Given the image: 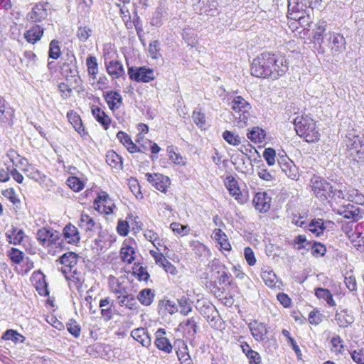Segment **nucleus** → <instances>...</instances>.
Masks as SVG:
<instances>
[{"label": "nucleus", "mask_w": 364, "mask_h": 364, "mask_svg": "<svg viewBox=\"0 0 364 364\" xmlns=\"http://www.w3.org/2000/svg\"><path fill=\"white\" fill-rule=\"evenodd\" d=\"M229 195L234 197L237 203L242 205L248 200V193L244 188H241L237 181L235 178L229 176Z\"/></svg>", "instance_id": "obj_8"}, {"label": "nucleus", "mask_w": 364, "mask_h": 364, "mask_svg": "<svg viewBox=\"0 0 364 364\" xmlns=\"http://www.w3.org/2000/svg\"><path fill=\"white\" fill-rule=\"evenodd\" d=\"M92 30L87 26H80L77 31L78 38L82 41H86L92 34Z\"/></svg>", "instance_id": "obj_55"}, {"label": "nucleus", "mask_w": 364, "mask_h": 364, "mask_svg": "<svg viewBox=\"0 0 364 364\" xmlns=\"http://www.w3.org/2000/svg\"><path fill=\"white\" fill-rule=\"evenodd\" d=\"M145 177L156 189L164 193L166 191L170 185L169 178L160 173H147L145 174Z\"/></svg>", "instance_id": "obj_12"}, {"label": "nucleus", "mask_w": 364, "mask_h": 364, "mask_svg": "<svg viewBox=\"0 0 364 364\" xmlns=\"http://www.w3.org/2000/svg\"><path fill=\"white\" fill-rule=\"evenodd\" d=\"M310 182L314 195L321 200H327L329 196H332V186L324 178L314 176Z\"/></svg>", "instance_id": "obj_4"}, {"label": "nucleus", "mask_w": 364, "mask_h": 364, "mask_svg": "<svg viewBox=\"0 0 364 364\" xmlns=\"http://www.w3.org/2000/svg\"><path fill=\"white\" fill-rule=\"evenodd\" d=\"M261 277L265 284L270 288H275L278 282L276 274L272 270H264L261 273Z\"/></svg>", "instance_id": "obj_38"}, {"label": "nucleus", "mask_w": 364, "mask_h": 364, "mask_svg": "<svg viewBox=\"0 0 364 364\" xmlns=\"http://www.w3.org/2000/svg\"><path fill=\"white\" fill-rule=\"evenodd\" d=\"M171 228L175 232L185 235L188 232L189 229L188 226L182 225L180 223H173L171 224Z\"/></svg>", "instance_id": "obj_64"}, {"label": "nucleus", "mask_w": 364, "mask_h": 364, "mask_svg": "<svg viewBox=\"0 0 364 364\" xmlns=\"http://www.w3.org/2000/svg\"><path fill=\"white\" fill-rule=\"evenodd\" d=\"M7 237L9 239V242L14 245H20L24 237V232L22 230H18L16 228H13L6 233Z\"/></svg>", "instance_id": "obj_35"}, {"label": "nucleus", "mask_w": 364, "mask_h": 364, "mask_svg": "<svg viewBox=\"0 0 364 364\" xmlns=\"http://www.w3.org/2000/svg\"><path fill=\"white\" fill-rule=\"evenodd\" d=\"M59 262L65 266L61 267L60 271L66 279H68V274L71 273L73 268L77 264V255L72 252H66L59 258Z\"/></svg>", "instance_id": "obj_13"}, {"label": "nucleus", "mask_w": 364, "mask_h": 364, "mask_svg": "<svg viewBox=\"0 0 364 364\" xmlns=\"http://www.w3.org/2000/svg\"><path fill=\"white\" fill-rule=\"evenodd\" d=\"M272 198L266 192L256 193L253 198V204L256 210L260 213L267 212L271 206Z\"/></svg>", "instance_id": "obj_15"}, {"label": "nucleus", "mask_w": 364, "mask_h": 364, "mask_svg": "<svg viewBox=\"0 0 364 364\" xmlns=\"http://www.w3.org/2000/svg\"><path fill=\"white\" fill-rule=\"evenodd\" d=\"M9 256L11 260L16 264H20L23 259V252L16 248L11 249Z\"/></svg>", "instance_id": "obj_60"}, {"label": "nucleus", "mask_w": 364, "mask_h": 364, "mask_svg": "<svg viewBox=\"0 0 364 364\" xmlns=\"http://www.w3.org/2000/svg\"><path fill=\"white\" fill-rule=\"evenodd\" d=\"M79 225L85 231H91L95 225L93 219L87 214H82L80 220Z\"/></svg>", "instance_id": "obj_43"}, {"label": "nucleus", "mask_w": 364, "mask_h": 364, "mask_svg": "<svg viewBox=\"0 0 364 364\" xmlns=\"http://www.w3.org/2000/svg\"><path fill=\"white\" fill-rule=\"evenodd\" d=\"M335 320L337 324L341 328H346L350 325L354 321V317L352 313L348 309H343L336 312Z\"/></svg>", "instance_id": "obj_22"}, {"label": "nucleus", "mask_w": 364, "mask_h": 364, "mask_svg": "<svg viewBox=\"0 0 364 364\" xmlns=\"http://www.w3.org/2000/svg\"><path fill=\"white\" fill-rule=\"evenodd\" d=\"M106 102L112 111L119 108L122 103V97L118 92L109 91L104 94Z\"/></svg>", "instance_id": "obj_23"}, {"label": "nucleus", "mask_w": 364, "mask_h": 364, "mask_svg": "<svg viewBox=\"0 0 364 364\" xmlns=\"http://www.w3.org/2000/svg\"><path fill=\"white\" fill-rule=\"evenodd\" d=\"M326 43L331 50L333 55H338L346 50V40L344 37L337 33H331L325 34Z\"/></svg>", "instance_id": "obj_7"}, {"label": "nucleus", "mask_w": 364, "mask_h": 364, "mask_svg": "<svg viewBox=\"0 0 364 364\" xmlns=\"http://www.w3.org/2000/svg\"><path fill=\"white\" fill-rule=\"evenodd\" d=\"M86 65L87 67V72L93 80L96 79L97 74L98 73V63L96 57L90 55L87 58Z\"/></svg>", "instance_id": "obj_39"}, {"label": "nucleus", "mask_w": 364, "mask_h": 364, "mask_svg": "<svg viewBox=\"0 0 364 364\" xmlns=\"http://www.w3.org/2000/svg\"><path fill=\"white\" fill-rule=\"evenodd\" d=\"M306 0H288V17L295 18L300 14H307L311 10Z\"/></svg>", "instance_id": "obj_9"}, {"label": "nucleus", "mask_w": 364, "mask_h": 364, "mask_svg": "<svg viewBox=\"0 0 364 364\" xmlns=\"http://www.w3.org/2000/svg\"><path fill=\"white\" fill-rule=\"evenodd\" d=\"M276 152L272 148L265 149L263 152V157L269 166H272L275 163Z\"/></svg>", "instance_id": "obj_56"}, {"label": "nucleus", "mask_w": 364, "mask_h": 364, "mask_svg": "<svg viewBox=\"0 0 364 364\" xmlns=\"http://www.w3.org/2000/svg\"><path fill=\"white\" fill-rule=\"evenodd\" d=\"M67 117L75 131H77L81 136H84L87 134L82 125V119L78 114L75 112H68Z\"/></svg>", "instance_id": "obj_27"}, {"label": "nucleus", "mask_w": 364, "mask_h": 364, "mask_svg": "<svg viewBox=\"0 0 364 364\" xmlns=\"http://www.w3.org/2000/svg\"><path fill=\"white\" fill-rule=\"evenodd\" d=\"M341 215L347 219L357 221L362 218L360 209L353 205L348 204L339 211Z\"/></svg>", "instance_id": "obj_24"}, {"label": "nucleus", "mask_w": 364, "mask_h": 364, "mask_svg": "<svg viewBox=\"0 0 364 364\" xmlns=\"http://www.w3.org/2000/svg\"><path fill=\"white\" fill-rule=\"evenodd\" d=\"M295 130L298 135L304 137L307 142L319 140L320 134L316 129V122L309 117H297L294 119Z\"/></svg>", "instance_id": "obj_2"}, {"label": "nucleus", "mask_w": 364, "mask_h": 364, "mask_svg": "<svg viewBox=\"0 0 364 364\" xmlns=\"http://www.w3.org/2000/svg\"><path fill=\"white\" fill-rule=\"evenodd\" d=\"M178 304L181 314L183 315H187L190 311H191L192 308L188 301V300L185 297H181L180 299H178Z\"/></svg>", "instance_id": "obj_52"}, {"label": "nucleus", "mask_w": 364, "mask_h": 364, "mask_svg": "<svg viewBox=\"0 0 364 364\" xmlns=\"http://www.w3.org/2000/svg\"><path fill=\"white\" fill-rule=\"evenodd\" d=\"M180 326L191 337H193L197 332V324L193 318H187L183 321L180 324Z\"/></svg>", "instance_id": "obj_34"}, {"label": "nucleus", "mask_w": 364, "mask_h": 364, "mask_svg": "<svg viewBox=\"0 0 364 364\" xmlns=\"http://www.w3.org/2000/svg\"><path fill=\"white\" fill-rule=\"evenodd\" d=\"M194 123L200 128H203L205 125V117L200 111L194 110L192 114Z\"/></svg>", "instance_id": "obj_53"}, {"label": "nucleus", "mask_w": 364, "mask_h": 364, "mask_svg": "<svg viewBox=\"0 0 364 364\" xmlns=\"http://www.w3.org/2000/svg\"><path fill=\"white\" fill-rule=\"evenodd\" d=\"M309 230L314 234L316 237L323 234L326 227L321 219H314L308 225Z\"/></svg>", "instance_id": "obj_36"}, {"label": "nucleus", "mask_w": 364, "mask_h": 364, "mask_svg": "<svg viewBox=\"0 0 364 364\" xmlns=\"http://www.w3.org/2000/svg\"><path fill=\"white\" fill-rule=\"evenodd\" d=\"M66 183L71 189L75 192L80 191L84 187V184L80 180V178L75 176L69 177L66 181Z\"/></svg>", "instance_id": "obj_46"}, {"label": "nucleus", "mask_w": 364, "mask_h": 364, "mask_svg": "<svg viewBox=\"0 0 364 364\" xmlns=\"http://www.w3.org/2000/svg\"><path fill=\"white\" fill-rule=\"evenodd\" d=\"M326 27L327 22L323 19H320L316 22L313 30V39L320 47L326 43V37L323 34L326 31Z\"/></svg>", "instance_id": "obj_18"}, {"label": "nucleus", "mask_w": 364, "mask_h": 364, "mask_svg": "<svg viewBox=\"0 0 364 364\" xmlns=\"http://www.w3.org/2000/svg\"><path fill=\"white\" fill-rule=\"evenodd\" d=\"M249 328L256 341H263L267 339L268 328L264 323L254 320L249 323Z\"/></svg>", "instance_id": "obj_14"}, {"label": "nucleus", "mask_w": 364, "mask_h": 364, "mask_svg": "<svg viewBox=\"0 0 364 364\" xmlns=\"http://www.w3.org/2000/svg\"><path fill=\"white\" fill-rule=\"evenodd\" d=\"M167 151L168 154V156L170 160H171L176 164H184L183 161V158L178 154H176L174 151V149L173 146H168L167 148Z\"/></svg>", "instance_id": "obj_59"}, {"label": "nucleus", "mask_w": 364, "mask_h": 364, "mask_svg": "<svg viewBox=\"0 0 364 364\" xmlns=\"http://www.w3.org/2000/svg\"><path fill=\"white\" fill-rule=\"evenodd\" d=\"M22 65L26 68H33L36 63V55L31 50H26L23 53V57L20 59Z\"/></svg>", "instance_id": "obj_40"}, {"label": "nucleus", "mask_w": 364, "mask_h": 364, "mask_svg": "<svg viewBox=\"0 0 364 364\" xmlns=\"http://www.w3.org/2000/svg\"><path fill=\"white\" fill-rule=\"evenodd\" d=\"M155 337L154 345L159 350L166 353L172 352L173 346L164 328H159L155 333Z\"/></svg>", "instance_id": "obj_10"}, {"label": "nucleus", "mask_w": 364, "mask_h": 364, "mask_svg": "<svg viewBox=\"0 0 364 364\" xmlns=\"http://www.w3.org/2000/svg\"><path fill=\"white\" fill-rule=\"evenodd\" d=\"M47 6L48 3L36 4L33 7L31 11L28 14V19L33 22H41L46 19L48 16V9L46 7Z\"/></svg>", "instance_id": "obj_16"}, {"label": "nucleus", "mask_w": 364, "mask_h": 364, "mask_svg": "<svg viewBox=\"0 0 364 364\" xmlns=\"http://www.w3.org/2000/svg\"><path fill=\"white\" fill-rule=\"evenodd\" d=\"M2 338L4 340H11L14 343H23L24 340V337L18 333L16 331L9 329L7 330L2 336Z\"/></svg>", "instance_id": "obj_44"}, {"label": "nucleus", "mask_w": 364, "mask_h": 364, "mask_svg": "<svg viewBox=\"0 0 364 364\" xmlns=\"http://www.w3.org/2000/svg\"><path fill=\"white\" fill-rule=\"evenodd\" d=\"M131 336L144 347L149 348L151 344V337L144 328L134 329Z\"/></svg>", "instance_id": "obj_21"}, {"label": "nucleus", "mask_w": 364, "mask_h": 364, "mask_svg": "<svg viewBox=\"0 0 364 364\" xmlns=\"http://www.w3.org/2000/svg\"><path fill=\"white\" fill-rule=\"evenodd\" d=\"M67 330L74 337L78 338L80 335L81 328L74 319H70L67 323Z\"/></svg>", "instance_id": "obj_47"}, {"label": "nucleus", "mask_w": 364, "mask_h": 364, "mask_svg": "<svg viewBox=\"0 0 364 364\" xmlns=\"http://www.w3.org/2000/svg\"><path fill=\"white\" fill-rule=\"evenodd\" d=\"M159 51V42L156 40L151 41L149 46V52L150 56L153 59H158L160 55Z\"/></svg>", "instance_id": "obj_58"}, {"label": "nucleus", "mask_w": 364, "mask_h": 364, "mask_svg": "<svg viewBox=\"0 0 364 364\" xmlns=\"http://www.w3.org/2000/svg\"><path fill=\"white\" fill-rule=\"evenodd\" d=\"M133 274L139 281L146 282L149 278V274L140 264H134Z\"/></svg>", "instance_id": "obj_41"}, {"label": "nucleus", "mask_w": 364, "mask_h": 364, "mask_svg": "<svg viewBox=\"0 0 364 364\" xmlns=\"http://www.w3.org/2000/svg\"><path fill=\"white\" fill-rule=\"evenodd\" d=\"M63 240L72 245L77 244L80 240L77 228L71 224L65 225L63 228Z\"/></svg>", "instance_id": "obj_19"}, {"label": "nucleus", "mask_w": 364, "mask_h": 364, "mask_svg": "<svg viewBox=\"0 0 364 364\" xmlns=\"http://www.w3.org/2000/svg\"><path fill=\"white\" fill-rule=\"evenodd\" d=\"M315 295L319 299H323L331 306H335L336 302L333 299V295L330 291L324 288H316L315 289Z\"/></svg>", "instance_id": "obj_32"}, {"label": "nucleus", "mask_w": 364, "mask_h": 364, "mask_svg": "<svg viewBox=\"0 0 364 364\" xmlns=\"http://www.w3.org/2000/svg\"><path fill=\"white\" fill-rule=\"evenodd\" d=\"M5 100L0 96V122L7 123L11 121L14 112L10 107H6Z\"/></svg>", "instance_id": "obj_28"}, {"label": "nucleus", "mask_w": 364, "mask_h": 364, "mask_svg": "<svg viewBox=\"0 0 364 364\" xmlns=\"http://www.w3.org/2000/svg\"><path fill=\"white\" fill-rule=\"evenodd\" d=\"M244 256L250 266H253L256 263V258L255 257V254L253 250L250 247H247L244 250Z\"/></svg>", "instance_id": "obj_61"}, {"label": "nucleus", "mask_w": 364, "mask_h": 364, "mask_svg": "<svg viewBox=\"0 0 364 364\" xmlns=\"http://www.w3.org/2000/svg\"><path fill=\"white\" fill-rule=\"evenodd\" d=\"M231 100V116L232 117L233 126L243 127L247 122L248 111L250 109V105L241 96L230 97Z\"/></svg>", "instance_id": "obj_3"}, {"label": "nucleus", "mask_w": 364, "mask_h": 364, "mask_svg": "<svg viewBox=\"0 0 364 364\" xmlns=\"http://www.w3.org/2000/svg\"><path fill=\"white\" fill-rule=\"evenodd\" d=\"M310 12L311 10L308 11L307 14H300L296 18L292 19L295 20L304 29H309L312 22Z\"/></svg>", "instance_id": "obj_45"}, {"label": "nucleus", "mask_w": 364, "mask_h": 364, "mask_svg": "<svg viewBox=\"0 0 364 364\" xmlns=\"http://www.w3.org/2000/svg\"><path fill=\"white\" fill-rule=\"evenodd\" d=\"M346 145L351 156H355L354 160L364 159V136L355 135L349 133L347 135Z\"/></svg>", "instance_id": "obj_5"}, {"label": "nucleus", "mask_w": 364, "mask_h": 364, "mask_svg": "<svg viewBox=\"0 0 364 364\" xmlns=\"http://www.w3.org/2000/svg\"><path fill=\"white\" fill-rule=\"evenodd\" d=\"M248 138L255 143H261L265 138V133L263 129L254 127L248 134Z\"/></svg>", "instance_id": "obj_42"}, {"label": "nucleus", "mask_w": 364, "mask_h": 364, "mask_svg": "<svg viewBox=\"0 0 364 364\" xmlns=\"http://www.w3.org/2000/svg\"><path fill=\"white\" fill-rule=\"evenodd\" d=\"M347 199L358 204H362L364 202V196L359 193L357 190H352L350 193H347Z\"/></svg>", "instance_id": "obj_54"}, {"label": "nucleus", "mask_w": 364, "mask_h": 364, "mask_svg": "<svg viewBox=\"0 0 364 364\" xmlns=\"http://www.w3.org/2000/svg\"><path fill=\"white\" fill-rule=\"evenodd\" d=\"M71 64L65 63L62 66L63 73L66 77H75L77 74V66L73 64V61L70 60Z\"/></svg>", "instance_id": "obj_49"}, {"label": "nucleus", "mask_w": 364, "mask_h": 364, "mask_svg": "<svg viewBox=\"0 0 364 364\" xmlns=\"http://www.w3.org/2000/svg\"><path fill=\"white\" fill-rule=\"evenodd\" d=\"M351 358L358 364H364V350H355L351 353Z\"/></svg>", "instance_id": "obj_62"}, {"label": "nucleus", "mask_w": 364, "mask_h": 364, "mask_svg": "<svg viewBox=\"0 0 364 364\" xmlns=\"http://www.w3.org/2000/svg\"><path fill=\"white\" fill-rule=\"evenodd\" d=\"M311 253L314 257H321L326 254V246L320 242H315L311 246Z\"/></svg>", "instance_id": "obj_51"}, {"label": "nucleus", "mask_w": 364, "mask_h": 364, "mask_svg": "<svg viewBox=\"0 0 364 364\" xmlns=\"http://www.w3.org/2000/svg\"><path fill=\"white\" fill-rule=\"evenodd\" d=\"M44 28L40 25L35 24L32 26L26 32L24 33V37L27 42L34 44L37 41H40L43 36Z\"/></svg>", "instance_id": "obj_25"}, {"label": "nucleus", "mask_w": 364, "mask_h": 364, "mask_svg": "<svg viewBox=\"0 0 364 364\" xmlns=\"http://www.w3.org/2000/svg\"><path fill=\"white\" fill-rule=\"evenodd\" d=\"M92 114L96 121L100 123L105 129H108L111 123L110 117L99 107L92 106Z\"/></svg>", "instance_id": "obj_26"}, {"label": "nucleus", "mask_w": 364, "mask_h": 364, "mask_svg": "<svg viewBox=\"0 0 364 364\" xmlns=\"http://www.w3.org/2000/svg\"><path fill=\"white\" fill-rule=\"evenodd\" d=\"M128 75L132 80L136 82H149L155 79L154 70L145 66L129 67Z\"/></svg>", "instance_id": "obj_6"}, {"label": "nucleus", "mask_w": 364, "mask_h": 364, "mask_svg": "<svg viewBox=\"0 0 364 364\" xmlns=\"http://www.w3.org/2000/svg\"><path fill=\"white\" fill-rule=\"evenodd\" d=\"M277 161L282 171L285 173L287 176L292 180L298 179V168L289 158L287 156H281Z\"/></svg>", "instance_id": "obj_11"}, {"label": "nucleus", "mask_w": 364, "mask_h": 364, "mask_svg": "<svg viewBox=\"0 0 364 364\" xmlns=\"http://www.w3.org/2000/svg\"><path fill=\"white\" fill-rule=\"evenodd\" d=\"M106 161L112 167L117 169L122 168V159L114 151H109L106 155Z\"/></svg>", "instance_id": "obj_31"}, {"label": "nucleus", "mask_w": 364, "mask_h": 364, "mask_svg": "<svg viewBox=\"0 0 364 364\" xmlns=\"http://www.w3.org/2000/svg\"><path fill=\"white\" fill-rule=\"evenodd\" d=\"M154 293L151 289H144L139 291L137 299L145 306H149L154 300Z\"/></svg>", "instance_id": "obj_37"}, {"label": "nucleus", "mask_w": 364, "mask_h": 364, "mask_svg": "<svg viewBox=\"0 0 364 364\" xmlns=\"http://www.w3.org/2000/svg\"><path fill=\"white\" fill-rule=\"evenodd\" d=\"M119 305L120 306H125L129 309H134L136 306V301L132 294L119 295L117 297Z\"/></svg>", "instance_id": "obj_30"}, {"label": "nucleus", "mask_w": 364, "mask_h": 364, "mask_svg": "<svg viewBox=\"0 0 364 364\" xmlns=\"http://www.w3.org/2000/svg\"><path fill=\"white\" fill-rule=\"evenodd\" d=\"M50 230L47 228L39 229L37 232V239L43 246L47 245Z\"/></svg>", "instance_id": "obj_57"}, {"label": "nucleus", "mask_w": 364, "mask_h": 364, "mask_svg": "<svg viewBox=\"0 0 364 364\" xmlns=\"http://www.w3.org/2000/svg\"><path fill=\"white\" fill-rule=\"evenodd\" d=\"M129 224L127 221L119 220L118 221L117 230V232L122 236H126L129 232Z\"/></svg>", "instance_id": "obj_63"}, {"label": "nucleus", "mask_w": 364, "mask_h": 364, "mask_svg": "<svg viewBox=\"0 0 364 364\" xmlns=\"http://www.w3.org/2000/svg\"><path fill=\"white\" fill-rule=\"evenodd\" d=\"M99 306L101 309V315L105 321H108L112 318V304L109 298H105L100 301Z\"/></svg>", "instance_id": "obj_29"}, {"label": "nucleus", "mask_w": 364, "mask_h": 364, "mask_svg": "<svg viewBox=\"0 0 364 364\" xmlns=\"http://www.w3.org/2000/svg\"><path fill=\"white\" fill-rule=\"evenodd\" d=\"M212 237L216 241L218 244L217 247L220 250L223 249L225 251L228 250V241L225 233H224L220 229H215L213 231Z\"/></svg>", "instance_id": "obj_33"}, {"label": "nucleus", "mask_w": 364, "mask_h": 364, "mask_svg": "<svg viewBox=\"0 0 364 364\" xmlns=\"http://www.w3.org/2000/svg\"><path fill=\"white\" fill-rule=\"evenodd\" d=\"M289 69V63L284 56L268 52L255 58L251 65V74L257 77L278 79Z\"/></svg>", "instance_id": "obj_1"}, {"label": "nucleus", "mask_w": 364, "mask_h": 364, "mask_svg": "<svg viewBox=\"0 0 364 364\" xmlns=\"http://www.w3.org/2000/svg\"><path fill=\"white\" fill-rule=\"evenodd\" d=\"M60 53L59 42L57 40H52L50 43L49 58L56 60L60 57Z\"/></svg>", "instance_id": "obj_48"}, {"label": "nucleus", "mask_w": 364, "mask_h": 364, "mask_svg": "<svg viewBox=\"0 0 364 364\" xmlns=\"http://www.w3.org/2000/svg\"><path fill=\"white\" fill-rule=\"evenodd\" d=\"M61 237L62 234L58 231L50 230L47 246L52 245H60L61 242L63 240L61 239Z\"/></svg>", "instance_id": "obj_50"}, {"label": "nucleus", "mask_w": 364, "mask_h": 364, "mask_svg": "<svg viewBox=\"0 0 364 364\" xmlns=\"http://www.w3.org/2000/svg\"><path fill=\"white\" fill-rule=\"evenodd\" d=\"M105 66L108 74L112 78H119L125 75L122 63L119 60L107 61L105 58Z\"/></svg>", "instance_id": "obj_17"}, {"label": "nucleus", "mask_w": 364, "mask_h": 364, "mask_svg": "<svg viewBox=\"0 0 364 364\" xmlns=\"http://www.w3.org/2000/svg\"><path fill=\"white\" fill-rule=\"evenodd\" d=\"M131 240H125L120 250V257L123 262L131 264L135 259V251Z\"/></svg>", "instance_id": "obj_20"}]
</instances>
